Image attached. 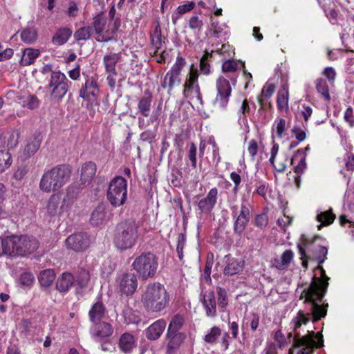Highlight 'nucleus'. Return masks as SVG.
<instances>
[{
    "instance_id": "4468645a",
    "label": "nucleus",
    "mask_w": 354,
    "mask_h": 354,
    "mask_svg": "<svg viewBox=\"0 0 354 354\" xmlns=\"http://www.w3.org/2000/svg\"><path fill=\"white\" fill-rule=\"evenodd\" d=\"M90 244L88 236L84 233H75L71 234L66 239L67 248L76 251L81 252L88 248Z\"/></svg>"
},
{
    "instance_id": "e433bc0d",
    "label": "nucleus",
    "mask_w": 354,
    "mask_h": 354,
    "mask_svg": "<svg viewBox=\"0 0 354 354\" xmlns=\"http://www.w3.org/2000/svg\"><path fill=\"white\" fill-rule=\"evenodd\" d=\"M181 82V79L179 76L168 71L161 82V87L167 88L168 93L170 94L175 85H179Z\"/></svg>"
},
{
    "instance_id": "f704fd0d",
    "label": "nucleus",
    "mask_w": 354,
    "mask_h": 354,
    "mask_svg": "<svg viewBox=\"0 0 354 354\" xmlns=\"http://www.w3.org/2000/svg\"><path fill=\"white\" fill-rule=\"evenodd\" d=\"M40 51L38 49L26 48L23 50L20 59L21 66H29L34 63L35 60L39 56Z\"/></svg>"
},
{
    "instance_id": "c03bdc74",
    "label": "nucleus",
    "mask_w": 354,
    "mask_h": 354,
    "mask_svg": "<svg viewBox=\"0 0 354 354\" xmlns=\"http://www.w3.org/2000/svg\"><path fill=\"white\" fill-rule=\"evenodd\" d=\"M55 279V274L53 270L46 269L41 271L39 276L38 279L41 286L44 287L50 286Z\"/></svg>"
},
{
    "instance_id": "052dcab7",
    "label": "nucleus",
    "mask_w": 354,
    "mask_h": 354,
    "mask_svg": "<svg viewBox=\"0 0 354 354\" xmlns=\"http://www.w3.org/2000/svg\"><path fill=\"white\" fill-rule=\"evenodd\" d=\"M268 223V217L266 214H257L254 218V224L256 227L263 230Z\"/></svg>"
},
{
    "instance_id": "79ce46f5",
    "label": "nucleus",
    "mask_w": 354,
    "mask_h": 354,
    "mask_svg": "<svg viewBox=\"0 0 354 354\" xmlns=\"http://www.w3.org/2000/svg\"><path fill=\"white\" fill-rule=\"evenodd\" d=\"M335 217V214H333L332 209L318 214L316 219L318 222L321 223L318 226V229L320 230L322 225H329L333 223Z\"/></svg>"
},
{
    "instance_id": "58836bf2",
    "label": "nucleus",
    "mask_w": 354,
    "mask_h": 354,
    "mask_svg": "<svg viewBox=\"0 0 354 354\" xmlns=\"http://www.w3.org/2000/svg\"><path fill=\"white\" fill-rule=\"evenodd\" d=\"M20 37L24 43L27 44H32L37 40V29L35 27L25 28L21 30Z\"/></svg>"
},
{
    "instance_id": "412c9836",
    "label": "nucleus",
    "mask_w": 354,
    "mask_h": 354,
    "mask_svg": "<svg viewBox=\"0 0 354 354\" xmlns=\"http://www.w3.org/2000/svg\"><path fill=\"white\" fill-rule=\"evenodd\" d=\"M166 324L167 323L163 319L156 321L147 328L146 337L152 341L158 339L165 330Z\"/></svg>"
},
{
    "instance_id": "c756f323",
    "label": "nucleus",
    "mask_w": 354,
    "mask_h": 354,
    "mask_svg": "<svg viewBox=\"0 0 354 354\" xmlns=\"http://www.w3.org/2000/svg\"><path fill=\"white\" fill-rule=\"evenodd\" d=\"M41 141V138L39 134L34 136L28 140L23 151L24 158H29L37 151L40 147Z\"/></svg>"
},
{
    "instance_id": "4c0bfd02",
    "label": "nucleus",
    "mask_w": 354,
    "mask_h": 354,
    "mask_svg": "<svg viewBox=\"0 0 354 354\" xmlns=\"http://www.w3.org/2000/svg\"><path fill=\"white\" fill-rule=\"evenodd\" d=\"M294 253L291 250H285L279 259H274V266L279 270H285L293 259Z\"/></svg>"
},
{
    "instance_id": "e2e57ef3",
    "label": "nucleus",
    "mask_w": 354,
    "mask_h": 354,
    "mask_svg": "<svg viewBox=\"0 0 354 354\" xmlns=\"http://www.w3.org/2000/svg\"><path fill=\"white\" fill-rule=\"evenodd\" d=\"M158 120V113L157 111L153 112L151 115L150 119L146 123L144 118L139 117L138 118V127L140 129H145L149 123H153Z\"/></svg>"
},
{
    "instance_id": "3c124183",
    "label": "nucleus",
    "mask_w": 354,
    "mask_h": 354,
    "mask_svg": "<svg viewBox=\"0 0 354 354\" xmlns=\"http://www.w3.org/2000/svg\"><path fill=\"white\" fill-rule=\"evenodd\" d=\"M221 335V329L218 326H213L209 331L204 336L203 340L208 344H215L218 337Z\"/></svg>"
},
{
    "instance_id": "423d86ee",
    "label": "nucleus",
    "mask_w": 354,
    "mask_h": 354,
    "mask_svg": "<svg viewBox=\"0 0 354 354\" xmlns=\"http://www.w3.org/2000/svg\"><path fill=\"white\" fill-rule=\"evenodd\" d=\"M131 266L142 280H147L155 276L158 267V258L153 253L143 252L135 258Z\"/></svg>"
},
{
    "instance_id": "9d476101",
    "label": "nucleus",
    "mask_w": 354,
    "mask_h": 354,
    "mask_svg": "<svg viewBox=\"0 0 354 354\" xmlns=\"http://www.w3.org/2000/svg\"><path fill=\"white\" fill-rule=\"evenodd\" d=\"M193 67L194 66L192 65L190 71L186 77L183 86V95L190 100L196 99L201 104H203V97L198 82V71Z\"/></svg>"
},
{
    "instance_id": "bb28decb",
    "label": "nucleus",
    "mask_w": 354,
    "mask_h": 354,
    "mask_svg": "<svg viewBox=\"0 0 354 354\" xmlns=\"http://www.w3.org/2000/svg\"><path fill=\"white\" fill-rule=\"evenodd\" d=\"M226 265L223 270V274L225 276H232L239 273L243 268V261H239L235 258L226 257Z\"/></svg>"
},
{
    "instance_id": "a878e982",
    "label": "nucleus",
    "mask_w": 354,
    "mask_h": 354,
    "mask_svg": "<svg viewBox=\"0 0 354 354\" xmlns=\"http://www.w3.org/2000/svg\"><path fill=\"white\" fill-rule=\"evenodd\" d=\"M239 68V62L234 60L233 58L224 59L222 64V71L224 73H230L232 75L229 77L233 85H235L236 83V80L238 77L236 71Z\"/></svg>"
},
{
    "instance_id": "49530a36",
    "label": "nucleus",
    "mask_w": 354,
    "mask_h": 354,
    "mask_svg": "<svg viewBox=\"0 0 354 354\" xmlns=\"http://www.w3.org/2000/svg\"><path fill=\"white\" fill-rule=\"evenodd\" d=\"M212 53H217L222 56V59L233 58L234 56V51L232 47L229 44H222L221 47L216 48Z\"/></svg>"
},
{
    "instance_id": "393cba45",
    "label": "nucleus",
    "mask_w": 354,
    "mask_h": 354,
    "mask_svg": "<svg viewBox=\"0 0 354 354\" xmlns=\"http://www.w3.org/2000/svg\"><path fill=\"white\" fill-rule=\"evenodd\" d=\"M113 332L111 325L106 322H103L95 327L92 337L97 342H102L104 339H107Z\"/></svg>"
},
{
    "instance_id": "ddd939ff",
    "label": "nucleus",
    "mask_w": 354,
    "mask_h": 354,
    "mask_svg": "<svg viewBox=\"0 0 354 354\" xmlns=\"http://www.w3.org/2000/svg\"><path fill=\"white\" fill-rule=\"evenodd\" d=\"M217 95L215 104L221 108H225L228 104L232 93L230 81L225 77L221 76L216 81Z\"/></svg>"
},
{
    "instance_id": "13d9d810",
    "label": "nucleus",
    "mask_w": 354,
    "mask_h": 354,
    "mask_svg": "<svg viewBox=\"0 0 354 354\" xmlns=\"http://www.w3.org/2000/svg\"><path fill=\"white\" fill-rule=\"evenodd\" d=\"M121 26V19L119 17L115 19H110L108 24V28L106 30V33L111 37V40L113 39L115 33L118 31Z\"/></svg>"
},
{
    "instance_id": "6e6552de",
    "label": "nucleus",
    "mask_w": 354,
    "mask_h": 354,
    "mask_svg": "<svg viewBox=\"0 0 354 354\" xmlns=\"http://www.w3.org/2000/svg\"><path fill=\"white\" fill-rule=\"evenodd\" d=\"M106 197L113 207H120L124 204L127 198L126 179L120 176L113 178L109 183Z\"/></svg>"
},
{
    "instance_id": "09e8293b",
    "label": "nucleus",
    "mask_w": 354,
    "mask_h": 354,
    "mask_svg": "<svg viewBox=\"0 0 354 354\" xmlns=\"http://www.w3.org/2000/svg\"><path fill=\"white\" fill-rule=\"evenodd\" d=\"M317 91L327 101L330 100L328 86L326 81L322 78L317 79L315 81Z\"/></svg>"
},
{
    "instance_id": "4be33fe9",
    "label": "nucleus",
    "mask_w": 354,
    "mask_h": 354,
    "mask_svg": "<svg viewBox=\"0 0 354 354\" xmlns=\"http://www.w3.org/2000/svg\"><path fill=\"white\" fill-rule=\"evenodd\" d=\"M19 133L15 130L3 132L0 136V147H7L8 149L15 148L19 141Z\"/></svg>"
},
{
    "instance_id": "c85d7f7f",
    "label": "nucleus",
    "mask_w": 354,
    "mask_h": 354,
    "mask_svg": "<svg viewBox=\"0 0 354 354\" xmlns=\"http://www.w3.org/2000/svg\"><path fill=\"white\" fill-rule=\"evenodd\" d=\"M75 284V277L70 272H64L56 281V289L61 292H68Z\"/></svg>"
},
{
    "instance_id": "cd10ccee",
    "label": "nucleus",
    "mask_w": 354,
    "mask_h": 354,
    "mask_svg": "<svg viewBox=\"0 0 354 354\" xmlns=\"http://www.w3.org/2000/svg\"><path fill=\"white\" fill-rule=\"evenodd\" d=\"M152 102V94L149 91H145L144 95L141 97L138 102V112L144 117L150 115Z\"/></svg>"
},
{
    "instance_id": "7c9ffc66",
    "label": "nucleus",
    "mask_w": 354,
    "mask_h": 354,
    "mask_svg": "<svg viewBox=\"0 0 354 354\" xmlns=\"http://www.w3.org/2000/svg\"><path fill=\"white\" fill-rule=\"evenodd\" d=\"M105 306L101 301H97L93 305L89 310L88 315L91 322L98 324L104 317L105 314Z\"/></svg>"
},
{
    "instance_id": "9b49d317",
    "label": "nucleus",
    "mask_w": 354,
    "mask_h": 354,
    "mask_svg": "<svg viewBox=\"0 0 354 354\" xmlns=\"http://www.w3.org/2000/svg\"><path fill=\"white\" fill-rule=\"evenodd\" d=\"M232 214L234 219V233L238 236H241L245 231V227L250 221V209L245 203H242L241 210L237 214V207L236 205L232 207Z\"/></svg>"
},
{
    "instance_id": "2f4dec72",
    "label": "nucleus",
    "mask_w": 354,
    "mask_h": 354,
    "mask_svg": "<svg viewBox=\"0 0 354 354\" xmlns=\"http://www.w3.org/2000/svg\"><path fill=\"white\" fill-rule=\"evenodd\" d=\"M120 350L126 353L131 352L136 347V340L133 335L129 333H123L119 339Z\"/></svg>"
},
{
    "instance_id": "864d4df0",
    "label": "nucleus",
    "mask_w": 354,
    "mask_h": 354,
    "mask_svg": "<svg viewBox=\"0 0 354 354\" xmlns=\"http://www.w3.org/2000/svg\"><path fill=\"white\" fill-rule=\"evenodd\" d=\"M275 87L272 84H266L261 90V95L257 97V100L261 106V109H263L264 100L263 97L269 98L272 96L274 92Z\"/></svg>"
},
{
    "instance_id": "ea45409f",
    "label": "nucleus",
    "mask_w": 354,
    "mask_h": 354,
    "mask_svg": "<svg viewBox=\"0 0 354 354\" xmlns=\"http://www.w3.org/2000/svg\"><path fill=\"white\" fill-rule=\"evenodd\" d=\"M64 84H71V82L66 78L64 73L59 71L51 73L48 88L52 89L59 85H64Z\"/></svg>"
},
{
    "instance_id": "f3484780",
    "label": "nucleus",
    "mask_w": 354,
    "mask_h": 354,
    "mask_svg": "<svg viewBox=\"0 0 354 354\" xmlns=\"http://www.w3.org/2000/svg\"><path fill=\"white\" fill-rule=\"evenodd\" d=\"M218 192L217 188H212L207 196L198 201V207L202 213L208 214L212 212L217 202Z\"/></svg>"
},
{
    "instance_id": "2eb2a0df",
    "label": "nucleus",
    "mask_w": 354,
    "mask_h": 354,
    "mask_svg": "<svg viewBox=\"0 0 354 354\" xmlns=\"http://www.w3.org/2000/svg\"><path fill=\"white\" fill-rule=\"evenodd\" d=\"M84 188V186L79 185L78 182H75L71 184L66 190V192L64 198H63L61 209L63 211H68L77 198L80 190Z\"/></svg>"
},
{
    "instance_id": "c9c22d12",
    "label": "nucleus",
    "mask_w": 354,
    "mask_h": 354,
    "mask_svg": "<svg viewBox=\"0 0 354 354\" xmlns=\"http://www.w3.org/2000/svg\"><path fill=\"white\" fill-rule=\"evenodd\" d=\"M60 197L57 194H53L50 197L47 204V214L50 217H54L59 214L60 212H64L61 209Z\"/></svg>"
},
{
    "instance_id": "72a5a7b5",
    "label": "nucleus",
    "mask_w": 354,
    "mask_h": 354,
    "mask_svg": "<svg viewBox=\"0 0 354 354\" xmlns=\"http://www.w3.org/2000/svg\"><path fill=\"white\" fill-rule=\"evenodd\" d=\"M301 150H297V152L293 155L290 160L291 165H293L295 161L298 160V164L296 166H294V171L298 174V176L295 178V180L299 183L300 180V176L301 174L304 173V170L306 168V157L304 156H299Z\"/></svg>"
},
{
    "instance_id": "69168bd1",
    "label": "nucleus",
    "mask_w": 354,
    "mask_h": 354,
    "mask_svg": "<svg viewBox=\"0 0 354 354\" xmlns=\"http://www.w3.org/2000/svg\"><path fill=\"white\" fill-rule=\"evenodd\" d=\"M203 26L202 20L197 16H192L189 21V27L192 30L200 31Z\"/></svg>"
},
{
    "instance_id": "de8ad7c7",
    "label": "nucleus",
    "mask_w": 354,
    "mask_h": 354,
    "mask_svg": "<svg viewBox=\"0 0 354 354\" xmlns=\"http://www.w3.org/2000/svg\"><path fill=\"white\" fill-rule=\"evenodd\" d=\"M185 322L182 315H175L171 319L167 332L180 333L179 330L182 328Z\"/></svg>"
},
{
    "instance_id": "1a4fd4ad",
    "label": "nucleus",
    "mask_w": 354,
    "mask_h": 354,
    "mask_svg": "<svg viewBox=\"0 0 354 354\" xmlns=\"http://www.w3.org/2000/svg\"><path fill=\"white\" fill-rule=\"evenodd\" d=\"M308 334L301 337L299 333H296L293 338V346L295 347H302L297 354H312L315 348H319L323 346V337L319 333L315 334L313 331H308Z\"/></svg>"
},
{
    "instance_id": "f03ea898",
    "label": "nucleus",
    "mask_w": 354,
    "mask_h": 354,
    "mask_svg": "<svg viewBox=\"0 0 354 354\" xmlns=\"http://www.w3.org/2000/svg\"><path fill=\"white\" fill-rule=\"evenodd\" d=\"M3 255L11 257H24L35 252L39 243L35 237L12 235L1 239Z\"/></svg>"
},
{
    "instance_id": "6ab92c4d",
    "label": "nucleus",
    "mask_w": 354,
    "mask_h": 354,
    "mask_svg": "<svg viewBox=\"0 0 354 354\" xmlns=\"http://www.w3.org/2000/svg\"><path fill=\"white\" fill-rule=\"evenodd\" d=\"M202 303L206 316L215 317L216 316V301L214 292L212 290L206 292L203 295Z\"/></svg>"
},
{
    "instance_id": "0eeeda50",
    "label": "nucleus",
    "mask_w": 354,
    "mask_h": 354,
    "mask_svg": "<svg viewBox=\"0 0 354 354\" xmlns=\"http://www.w3.org/2000/svg\"><path fill=\"white\" fill-rule=\"evenodd\" d=\"M320 239L319 236H315L312 239L304 238L301 244H298L299 253L302 260L301 265L305 268H308V259L310 258L305 252V248L308 249L313 252V258L315 259L318 265L322 264L326 259L328 249L322 245H315V240Z\"/></svg>"
},
{
    "instance_id": "f257e3e1",
    "label": "nucleus",
    "mask_w": 354,
    "mask_h": 354,
    "mask_svg": "<svg viewBox=\"0 0 354 354\" xmlns=\"http://www.w3.org/2000/svg\"><path fill=\"white\" fill-rule=\"evenodd\" d=\"M328 286V283H326L322 288L316 281H313L307 288L304 290L301 299L304 298V302L310 304V313H305L303 310L297 313V316L292 319L295 331L302 324H306L310 319L313 322H315L326 315L328 304L322 306L318 302L321 301L324 297Z\"/></svg>"
},
{
    "instance_id": "338daca9",
    "label": "nucleus",
    "mask_w": 354,
    "mask_h": 354,
    "mask_svg": "<svg viewBox=\"0 0 354 354\" xmlns=\"http://www.w3.org/2000/svg\"><path fill=\"white\" fill-rule=\"evenodd\" d=\"M344 118L350 127H354V111L351 106H348L344 112Z\"/></svg>"
},
{
    "instance_id": "0e129e2a",
    "label": "nucleus",
    "mask_w": 354,
    "mask_h": 354,
    "mask_svg": "<svg viewBox=\"0 0 354 354\" xmlns=\"http://www.w3.org/2000/svg\"><path fill=\"white\" fill-rule=\"evenodd\" d=\"M19 280L22 285L30 286L34 283L35 277L30 272H24L21 274Z\"/></svg>"
},
{
    "instance_id": "5fc2aeb1",
    "label": "nucleus",
    "mask_w": 354,
    "mask_h": 354,
    "mask_svg": "<svg viewBox=\"0 0 354 354\" xmlns=\"http://www.w3.org/2000/svg\"><path fill=\"white\" fill-rule=\"evenodd\" d=\"M12 162V156L8 151L0 150V174L10 167Z\"/></svg>"
},
{
    "instance_id": "7ed1b4c3",
    "label": "nucleus",
    "mask_w": 354,
    "mask_h": 354,
    "mask_svg": "<svg viewBox=\"0 0 354 354\" xmlns=\"http://www.w3.org/2000/svg\"><path fill=\"white\" fill-rule=\"evenodd\" d=\"M71 173V167L68 165H59L45 170L39 187L45 193L57 192L69 180Z\"/></svg>"
},
{
    "instance_id": "aec40b11",
    "label": "nucleus",
    "mask_w": 354,
    "mask_h": 354,
    "mask_svg": "<svg viewBox=\"0 0 354 354\" xmlns=\"http://www.w3.org/2000/svg\"><path fill=\"white\" fill-rule=\"evenodd\" d=\"M99 86L97 80L93 77H87L84 85L80 91V96L84 100H88L91 95H97Z\"/></svg>"
},
{
    "instance_id": "b1692460",
    "label": "nucleus",
    "mask_w": 354,
    "mask_h": 354,
    "mask_svg": "<svg viewBox=\"0 0 354 354\" xmlns=\"http://www.w3.org/2000/svg\"><path fill=\"white\" fill-rule=\"evenodd\" d=\"M107 219L106 207L102 203L98 205L92 212L90 221L93 225L98 226L105 223Z\"/></svg>"
},
{
    "instance_id": "20e7f679",
    "label": "nucleus",
    "mask_w": 354,
    "mask_h": 354,
    "mask_svg": "<svg viewBox=\"0 0 354 354\" xmlns=\"http://www.w3.org/2000/svg\"><path fill=\"white\" fill-rule=\"evenodd\" d=\"M138 228V225L132 219L119 223L113 235L115 247L120 250H127L133 247L139 238Z\"/></svg>"
},
{
    "instance_id": "37998d69",
    "label": "nucleus",
    "mask_w": 354,
    "mask_h": 354,
    "mask_svg": "<svg viewBox=\"0 0 354 354\" xmlns=\"http://www.w3.org/2000/svg\"><path fill=\"white\" fill-rule=\"evenodd\" d=\"M151 40L153 46L156 49V53L161 48L162 44V31L159 22H156L154 26V30L151 35Z\"/></svg>"
},
{
    "instance_id": "473e14b6",
    "label": "nucleus",
    "mask_w": 354,
    "mask_h": 354,
    "mask_svg": "<svg viewBox=\"0 0 354 354\" xmlns=\"http://www.w3.org/2000/svg\"><path fill=\"white\" fill-rule=\"evenodd\" d=\"M72 30L64 27L57 30L52 38V42L57 46H61L66 43L72 35Z\"/></svg>"
},
{
    "instance_id": "6e6d98bb",
    "label": "nucleus",
    "mask_w": 354,
    "mask_h": 354,
    "mask_svg": "<svg viewBox=\"0 0 354 354\" xmlns=\"http://www.w3.org/2000/svg\"><path fill=\"white\" fill-rule=\"evenodd\" d=\"M89 280H90L89 272L84 269H82L78 272V273L75 279V283H76V285L80 288H83L87 286Z\"/></svg>"
},
{
    "instance_id": "603ef678",
    "label": "nucleus",
    "mask_w": 354,
    "mask_h": 354,
    "mask_svg": "<svg viewBox=\"0 0 354 354\" xmlns=\"http://www.w3.org/2000/svg\"><path fill=\"white\" fill-rule=\"evenodd\" d=\"M70 84H64L55 87L50 91V97L53 100H62L68 91Z\"/></svg>"
},
{
    "instance_id": "a19ab883",
    "label": "nucleus",
    "mask_w": 354,
    "mask_h": 354,
    "mask_svg": "<svg viewBox=\"0 0 354 354\" xmlns=\"http://www.w3.org/2000/svg\"><path fill=\"white\" fill-rule=\"evenodd\" d=\"M120 56L118 53H109L104 57L103 62L106 72L116 71L115 64L119 61Z\"/></svg>"
},
{
    "instance_id": "5701e85b",
    "label": "nucleus",
    "mask_w": 354,
    "mask_h": 354,
    "mask_svg": "<svg viewBox=\"0 0 354 354\" xmlns=\"http://www.w3.org/2000/svg\"><path fill=\"white\" fill-rule=\"evenodd\" d=\"M96 173V165L93 162H86L82 167L80 180L78 182L81 186L86 187L89 184Z\"/></svg>"
},
{
    "instance_id": "a211bd4d",
    "label": "nucleus",
    "mask_w": 354,
    "mask_h": 354,
    "mask_svg": "<svg viewBox=\"0 0 354 354\" xmlns=\"http://www.w3.org/2000/svg\"><path fill=\"white\" fill-rule=\"evenodd\" d=\"M93 28L97 35L96 40L100 42L111 41V37L106 33V20L101 16L97 15L94 18Z\"/></svg>"
},
{
    "instance_id": "4d7b16f0",
    "label": "nucleus",
    "mask_w": 354,
    "mask_h": 354,
    "mask_svg": "<svg viewBox=\"0 0 354 354\" xmlns=\"http://www.w3.org/2000/svg\"><path fill=\"white\" fill-rule=\"evenodd\" d=\"M216 293L218 297V306L222 312H223L228 305L227 295L226 290L221 288H216Z\"/></svg>"
},
{
    "instance_id": "dca6fc26",
    "label": "nucleus",
    "mask_w": 354,
    "mask_h": 354,
    "mask_svg": "<svg viewBox=\"0 0 354 354\" xmlns=\"http://www.w3.org/2000/svg\"><path fill=\"white\" fill-rule=\"evenodd\" d=\"M166 340L167 341L166 346V353L173 354L177 351L184 342L186 335L184 333H166Z\"/></svg>"
},
{
    "instance_id": "774afa93",
    "label": "nucleus",
    "mask_w": 354,
    "mask_h": 354,
    "mask_svg": "<svg viewBox=\"0 0 354 354\" xmlns=\"http://www.w3.org/2000/svg\"><path fill=\"white\" fill-rule=\"evenodd\" d=\"M79 11L78 6L76 2L71 1L68 3V7L66 10V13L68 17H75L77 16Z\"/></svg>"
},
{
    "instance_id": "bf43d9fd",
    "label": "nucleus",
    "mask_w": 354,
    "mask_h": 354,
    "mask_svg": "<svg viewBox=\"0 0 354 354\" xmlns=\"http://www.w3.org/2000/svg\"><path fill=\"white\" fill-rule=\"evenodd\" d=\"M277 104L281 109H285L288 106V91L286 88L279 91L277 94Z\"/></svg>"
},
{
    "instance_id": "8fccbe9b",
    "label": "nucleus",
    "mask_w": 354,
    "mask_h": 354,
    "mask_svg": "<svg viewBox=\"0 0 354 354\" xmlns=\"http://www.w3.org/2000/svg\"><path fill=\"white\" fill-rule=\"evenodd\" d=\"M93 32V27L84 26L78 28L74 33V38L75 41H87L88 40Z\"/></svg>"
},
{
    "instance_id": "f8f14e48",
    "label": "nucleus",
    "mask_w": 354,
    "mask_h": 354,
    "mask_svg": "<svg viewBox=\"0 0 354 354\" xmlns=\"http://www.w3.org/2000/svg\"><path fill=\"white\" fill-rule=\"evenodd\" d=\"M117 287L122 295L129 296L133 295L138 287L137 277L132 272H123L118 276Z\"/></svg>"
},
{
    "instance_id": "680f3d73",
    "label": "nucleus",
    "mask_w": 354,
    "mask_h": 354,
    "mask_svg": "<svg viewBox=\"0 0 354 354\" xmlns=\"http://www.w3.org/2000/svg\"><path fill=\"white\" fill-rule=\"evenodd\" d=\"M196 152L197 149L196 146L194 143L192 142L189 146V149L188 151V158L191 161L192 167L195 169L196 167Z\"/></svg>"
},
{
    "instance_id": "39448f33",
    "label": "nucleus",
    "mask_w": 354,
    "mask_h": 354,
    "mask_svg": "<svg viewBox=\"0 0 354 354\" xmlns=\"http://www.w3.org/2000/svg\"><path fill=\"white\" fill-rule=\"evenodd\" d=\"M141 301L147 310L157 313L166 307L169 297L163 285L160 283H150L142 295Z\"/></svg>"
},
{
    "instance_id": "a18cd8bd",
    "label": "nucleus",
    "mask_w": 354,
    "mask_h": 354,
    "mask_svg": "<svg viewBox=\"0 0 354 354\" xmlns=\"http://www.w3.org/2000/svg\"><path fill=\"white\" fill-rule=\"evenodd\" d=\"M194 1H188L187 3L179 6L177 8L176 12H174L172 15V21L174 24H176L177 19L180 17V15H184L188 12H190L195 7Z\"/></svg>"
}]
</instances>
